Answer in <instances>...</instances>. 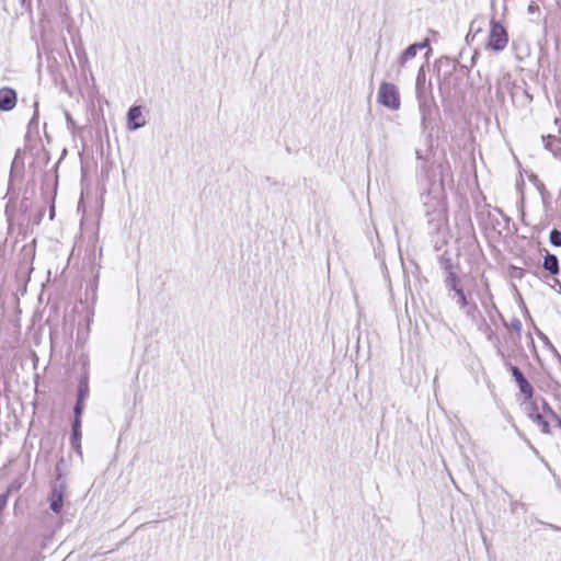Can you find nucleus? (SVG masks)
<instances>
[{
  "label": "nucleus",
  "mask_w": 561,
  "mask_h": 561,
  "mask_svg": "<svg viewBox=\"0 0 561 561\" xmlns=\"http://www.w3.org/2000/svg\"><path fill=\"white\" fill-rule=\"evenodd\" d=\"M542 266L552 275H557L560 271L559 260L554 254L547 253L543 257Z\"/></svg>",
  "instance_id": "obj_9"
},
{
  "label": "nucleus",
  "mask_w": 561,
  "mask_h": 561,
  "mask_svg": "<svg viewBox=\"0 0 561 561\" xmlns=\"http://www.w3.org/2000/svg\"><path fill=\"white\" fill-rule=\"evenodd\" d=\"M549 241L554 247H561V232L557 229L551 230Z\"/></svg>",
  "instance_id": "obj_15"
},
{
  "label": "nucleus",
  "mask_w": 561,
  "mask_h": 561,
  "mask_svg": "<svg viewBox=\"0 0 561 561\" xmlns=\"http://www.w3.org/2000/svg\"><path fill=\"white\" fill-rule=\"evenodd\" d=\"M530 448L536 455H538V450L533 445H530Z\"/></svg>",
  "instance_id": "obj_24"
},
{
  "label": "nucleus",
  "mask_w": 561,
  "mask_h": 561,
  "mask_svg": "<svg viewBox=\"0 0 561 561\" xmlns=\"http://www.w3.org/2000/svg\"><path fill=\"white\" fill-rule=\"evenodd\" d=\"M82 411H83V401L77 400V403L75 405V420H81Z\"/></svg>",
  "instance_id": "obj_17"
},
{
  "label": "nucleus",
  "mask_w": 561,
  "mask_h": 561,
  "mask_svg": "<svg viewBox=\"0 0 561 561\" xmlns=\"http://www.w3.org/2000/svg\"><path fill=\"white\" fill-rule=\"evenodd\" d=\"M50 510L55 513H59L62 508V492L54 489L50 495Z\"/></svg>",
  "instance_id": "obj_13"
},
{
  "label": "nucleus",
  "mask_w": 561,
  "mask_h": 561,
  "mask_svg": "<svg viewBox=\"0 0 561 561\" xmlns=\"http://www.w3.org/2000/svg\"><path fill=\"white\" fill-rule=\"evenodd\" d=\"M511 328L516 331V332H519L522 330V323L519 320L515 319L511 322Z\"/></svg>",
  "instance_id": "obj_19"
},
{
  "label": "nucleus",
  "mask_w": 561,
  "mask_h": 561,
  "mask_svg": "<svg viewBox=\"0 0 561 561\" xmlns=\"http://www.w3.org/2000/svg\"><path fill=\"white\" fill-rule=\"evenodd\" d=\"M415 94L416 98H424L431 95L428 88L425 82V75L423 69H421L417 73L416 83H415Z\"/></svg>",
  "instance_id": "obj_10"
},
{
  "label": "nucleus",
  "mask_w": 561,
  "mask_h": 561,
  "mask_svg": "<svg viewBox=\"0 0 561 561\" xmlns=\"http://www.w3.org/2000/svg\"><path fill=\"white\" fill-rule=\"evenodd\" d=\"M146 121L142 115V111L140 106H131L127 113V126L130 130H136L142 126H145Z\"/></svg>",
  "instance_id": "obj_8"
},
{
  "label": "nucleus",
  "mask_w": 561,
  "mask_h": 561,
  "mask_svg": "<svg viewBox=\"0 0 561 561\" xmlns=\"http://www.w3.org/2000/svg\"><path fill=\"white\" fill-rule=\"evenodd\" d=\"M419 104V111L421 114L422 127L427 129L433 122V112L435 110V103L432 95L424 98H416Z\"/></svg>",
  "instance_id": "obj_4"
},
{
  "label": "nucleus",
  "mask_w": 561,
  "mask_h": 561,
  "mask_svg": "<svg viewBox=\"0 0 561 561\" xmlns=\"http://www.w3.org/2000/svg\"><path fill=\"white\" fill-rule=\"evenodd\" d=\"M20 331L14 329L11 333L10 339L1 341V347L3 350H14L20 345Z\"/></svg>",
  "instance_id": "obj_12"
},
{
  "label": "nucleus",
  "mask_w": 561,
  "mask_h": 561,
  "mask_svg": "<svg viewBox=\"0 0 561 561\" xmlns=\"http://www.w3.org/2000/svg\"><path fill=\"white\" fill-rule=\"evenodd\" d=\"M543 410L557 422L558 426L561 428V419L547 405V403H543Z\"/></svg>",
  "instance_id": "obj_18"
},
{
  "label": "nucleus",
  "mask_w": 561,
  "mask_h": 561,
  "mask_svg": "<svg viewBox=\"0 0 561 561\" xmlns=\"http://www.w3.org/2000/svg\"><path fill=\"white\" fill-rule=\"evenodd\" d=\"M507 43L508 35L506 30L502 24L492 20L486 48L494 51H501L507 46Z\"/></svg>",
  "instance_id": "obj_3"
},
{
  "label": "nucleus",
  "mask_w": 561,
  "mask_h": 561,
  "mask_svg": "<svg viewBox=\"0 0 561 561\" xmlns=\"http://www.w3.org/2000/svg\"><path fill=\"white\" fill-rule=\"evenodd\" d=\"M539 10V5L536 3V2H531L529 5H528V12L530 14L537 12Z\"/></svg>",
  "instance_id": "obj_20"
},
{
  "label": "nucleus",
  "mask_w": 561,
  "mask_h": 561,
  "mask_svg": "<svg viewBox=\"0 0 561 561\" xmlns=\"http://www.w3.org/2000/svg\"><path fill=\"white\" fill-rule=\"evenodd\" d=\"M444 268L446 271V275H448V273L450 272H455L454 268H453V265L450 263V261H446L445 264H444Z\"/></svg>",
  "instance_id": "obj_22"
},
{
  "label": "nucleus",
  "mask_w": 561,
  "mask_h": 561,
  "mask_svg": "<svg viewBox=\"0 0 561 561\" xmlns=\"http://www.w3.org/2000/svg\"><path fill=\"white\" fill-rule=\"evenodd\" d=\"M65 116H66V119H67L68 126H69V127H72V126L75 125V122H73V119L71 118L70 114H69L68 112H66Z\"/></svg>",
  "instance_id": "obj_23"
},
{
  "label": "nucleus",
  "mask_w": 561,
  "mask_h": 561,
  "mask_svg": "<svg viewBox=\"0 0 561 561\" xmlns=\"http://www.w3.org/2000/svg\"><path fill=\"white\" fill-rule=\"evenodd\" d=\"M530 420L540 427L543 434L550 433L549 422L546 416L539 412H533L529 414Z\"/></svg>",
  "instance_id": "obj_11"
},
{
  "label": "nucleus",
  "mask_w": 561,
  "mask_h": 561,
  "mask_svg": "<svg viewBox=\"0 0 561 561\" xmlns=\"http://www.w3.org/2000/svg\"><path fill=\"white\" fill-rule=\"evenodd\" d=\"M80 426H81V420H75L73 424H72V438H71V444L75 448L80 447V443H79L80 438H81Z\"/></svg>",
  "instance_id": "obj_14"
},
{
  "label": "nucleus",
  "mask_w": 561,
  "mask_h": 561,
  "mask_svg": "<svg viewBox=\"0 0 561 561\" xmlns=\"http://www.w3.org/2000/svg\"><path fill=\"white\" fill-rule=\"evenodd\" d=\"M444 284L449 291L455 293V296L457 297V305L460 309H466L468 316H471V313L477 310L476 305H470L467 294L462 288L461 279L455 272H450L446 275Z\"/></svg>",
  "instance_id": "obj_1"
},
{
  "label": "nucleus",
  "mask_w": 561,
  "mask_h": 561,
  "mask_svg": "<svg viewBox=\"0 0 561 561\" xmlns=\"http://www.w3.org/2000/svg\"><path fill=\"white\" fill-rule=\"evenodd\" d=\"M416 156H417V158H421L419 150H416Z\"/></svg>",
  "instance_id": "obj_26"
},
{
  "label": "nucleus",
  "mask_w": 561,
  "mask_h": 561,
  "mask_svg": "<svg viewBox=\"0 0 561 561\" xmlns=\"http://www.w3.org/2000/svg\"><path fill=\"white\" fill-rule=\"evenodd\" d=\"M89 394V388L87 382H81L78 391V400L84 401Z\"/></svg>",
  "instance_id": "obj_16"
},
{
  "label": "nucleus",
  "mask_w": 561,
  "mask_h": 561,
  "mask_svg": "<svg viewBox=\"0 0 561 561\" xmlns=\"http://www.w3.org/2000/svg\"><path fill=\"white\" fill-rule=\"evenodd\" d=\"M377 101L390 111H398L401 106V101L397 85L390 82H381L377 94Z\"/></svg>",
  "instance_id": "obj_2"
},
{
  "label": "nucleus",
  "mask_w": 561,
  "mask_h": 561,
  "mask_svg": "<svg viewBox=\"0 0 561 561\" xmlns=\"http://www.w3.org/2000/svg\"><path fill=\"white\" fill-rule=\"evenodd\" d=\"M510 371L512 373L518 388H519V391L522 392V394H524L525 399L526 400H529L533 398V394H534V388L533 386L528 382V380L524 377L523 373L520 371V369L514 365H510Z\"/></svg>",
  "instance_id": "obj_6"
},
{
  "label": "nucleus",
  "mask_w": 561,
  "mask_h": 561,
  "mask_svg": "<svg viewBox=\"0 0 561 561\" xmlns=\"http://www.w3.org/2000/svg\"><path fill=\"white\" fill-rule=\"evenodd\" d=\"M427 46V41L421 44L410 45L403 53L399 56V58L392 64V68H396L397 75L400 73L401 68L405 65V62L412 58H414L420 49H423Z\"/></svg>",
  "instance_id": "obj_5"
},
{
  "label": "nucleus",
  "mask_w": 561,
  "mask_h": 561,
  "mask_svg": "<svg viewBox=\"0 0 561 561\" xmlns=\"http://www.w3.org/2000/svg\"><path fill=\"white\" fill-rule=\"evenodd\" d=\"M34 107H35L34 115H33L30 124H34V122L38 117V102L37 101L34 103Z\"/></svg>",
  "instance_id": "obj_21"
},
{
  "label": "nucleus",
  "mask_w": 561,
  "mask_h": 561,
  "mask_svg": "<svg viewBox=\"0 0 561 561\" xmlns=\"http://www.w3.org/2000/svg\"><path fill=\"white\" fill-rule=\"evenodd\" d=\"M16 93L11 88L0 89V111L9 112L16 105Z\"/></svg>",
  "instance_id": "obj_7"
},
{
  "label": "nucleus",
  "mask_w": 561,
  "mask_h": 561,
  "mask_svg": "<svg viewBox=\"0 0 561 561\" xmlns=\"http://www.w3.org/2000/svg\"><path fill=\"white\" fill-rule=\"evenodd\" d=\"M20 2H21L22 4H24L25 0H20Z\"/></svg>",
  "instance_id": "obj_27"
},
{
  "label": "nucleus",
  "mask_w": 561,
  "mask_h": 561,
  "mask_svg": "<svg viewBox=\"0 0 561 561\" xmlns=\"http://www.w3.org/2000/svg\"><path fill=\"white\" fill-rule=\"evenodd\" d=\"M556 124H561V121L559 118H556Z\"/></svg>",
  "instance_id": "obj_25"
}]
</instances>
